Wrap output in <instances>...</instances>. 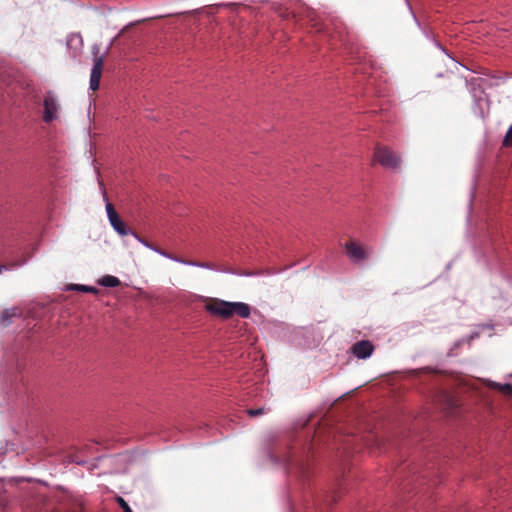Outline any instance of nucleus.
<instances>
[{"label": "nucleus", "instance_id": "1", "mask_svg": "<svg viewBox=\"0 0 512 512\" xmlns=\"http://www.w3.org/2000/svg\"><path fill=\"white\" fill-rule=\"evenodd\" d=\"M205 310L213 316L222 319H229L233 315L241 318H248L251 314V308L243 302H228L219 298H206Z\"/></svg>", "mask_w": 512, "mask_h": 512}, {"label": "nucleus", "instance_id": "2", "mask_svg": "<svg viewBox=\"0 0 512 512\" xmlns=\"http://www.w3.org/2000/svg\"><path fill=\"white\" fill-rule=\"evenodd\" d=\"M106 211H107V216H108L111 226L120 236H126L128 234H132L138 241L143 243L145 246L153 249V247L148 242L142 240L137 233H135L127 228V226L121 220L120 216L118 215L114 206L111 203H107Z\"/></svg>", "mask_w": 512, "mask_h": 512}, {"label": "nucleus", "instance_id": "3", "mask_svg": "<svg viewBox=\"0 0 512 512\" xmlns=\"http://www.w3.org/2000/svg\"><path fill=\"white\" fill-rule=\"evenodd\" d=\"M373 160L387 169H396L399 167L401 162L400 157L390 148L385 146L375 147Z\"/></svg>", "mask_w": 512, "mask_h": 512}, {"label": "nucleus", "instance_id": "4", "mask_svg": "<svg viewBox=\"0 0 512 512\" xmlns=\"http://www.w3.org/2000/svg\"><path fill=\"white\" fill-rule=\"evenodd\" d=\"M53 512H88L85 502L81 497L67 496L59 509Z\"/></svg>", "mask_w": 512, "mask_h": 512}, {"label": "nucleus", "instance_id": "5", "mask_svg": "<svg viewBox=\"0 0 512 512\" xmlns=\"http://www.w3.org/2000/svg\"><path fill=\"white\" fill-rule=\"evenodd\" d=\"M44 115L43 120L45 123H50L57 117V111L59 108L55 95L49 91L46 93L43 101Z\"/></svg>", "mask_w": 512, "mask_h": 512}, {"label": "nucleus", "instance_id": "6", "mask_svg": "<svg viewBox=\"0 0 512 512\" xmlns=\"http://www.w3.org/2000/svg\"><path fill=\"white\" fill-rule=\"evenodd\" d=\"M26 509L32 512H43L48 510V498L41 492L35 493L25 502Z\"/></svg>", "mask_w": 512, "mask_h": 512}, {"label": "nucleus", "instance_id": "7", "mask_svg": "<svg viewBox=\"0 0 512 512\" xmlns=\"http://www.w3.org/2000/svg\"><path fill=\"white\" fill-rule=\"evenodd\" d=\"M347 256L353 262H361L368 259V253L365 248L355 241H349L345 244Z\"/></svg>", "mask_w": 512, "mask_h": 512}, {"label": "nucleus", "instance_id": "8", "mask_svg": "<svg viewBox=\"0 0 512 512\" xmlns=\"http://www.w3.org/2000/svg\"><path fill=\"white\" fill-rule=\"evenodd\" d=\"M350 350L357 358L366 359L372 355L374 346L368 340H361L353 344Z\"/></svg>", "mask_w": 512, "mask_h": 512}, {"label": "nucleus", "instance_id": "9", "mask_svg": "<svg viewBox=\"0 0 512 512\" xmlns=\"http://www.w3.org/2000/svg\"><path fill=\"white\" fill-rule=\"evenodd\" d=\"M104 66V59L103 57H97L94 60V64L91 70L90 75V89L92 91H96L99 88L100 80L102 76Z\"/></svg>", "mask_w": 512, "mask_h": 512}, {"label": "nucleus", "instance_id": "10", "mask_svg": "<svg viewBox=\"0 0 512 512\" xmlns=\"http://www.w3.org/2000/svg\"><path fill=\"white\" fill-rule=\"evenodd\" d=\"M488 386L494 390L499 391L503 395H506V396L512 395V385L511 384H508V383L501 384V383H497L494 381H489Z\"/></svg>", "mask_w": 512, "mask_h": 512}, {"label": "nucleus", "instance_id": "11", "mask_svg": "<svg viewBox=\"0 0 512 512\" xmlns=\"http://www.w3.org/2000/svg\"><path fill=\"white\" fill-rule=\"evenodd\" d=\"M98 283L104 287H117L120 285V280L112 275H105L99 279Z\"/></svg>", "mask_w": 512, "mask_h": 512}, {"label": "nucleus", "instance_id": "12", "mask_svg": "<svg viewBox=\"0 0 512 512\" xmlns=\"http://www.w3.org/2000/svg\"><path fill=\"white\" fill-rule=\"evenodd\" d=\"M155 251L159 252L161 255L165 256V257H168L172 260H175V261H178V262H181V263H184V264H189V265H194V266H199V267H205V268H210V265L207 264V263H197V262H193V261H184V260H181L175 256H172L170 255L169 253H166L164 251H161L159 249H155Z\"/></svg>", "mask_w": 512, "mask_h": 512}, {"label": "nucleus", "instance_id": "13", "mask_svg": "<svg viewBox=\"0 0 512 512\" xmlns=\"http://www.w3.org/2000/svg\"><path fill=\"white\" fill-rule=\"evenodd\" d=\"M443 397H444L445 402H446L445 409L447 410L448 413H452L458 407L455 398L452 395L448 394V393H445L443 395Z\"/></svg>", "mask_w": 512, "mask_h": 512}, {"label": "nucleus", "instance_id": "14", "mask_svg": "<svg viewBox=\"0 0 512 512\" xmlns=\"http://www.w3.org/2000/svg\"><path fill=\"white\" fill-rule=\"evenodd\" d=\"M72 289L77 290V291L87 292V293H97V289L95 287L80 285V284L73 285Z\"/></svg>", "mask_w": 512, "mask_h": 512}, {"label": "nucleus", "instance_id": "15", "mask_svg": "<svg viewBox=\"0 0 512 512\" xmlns=\"http://www.w3.org/2000/svg\"><path fill=\"white\" fill-rule=\"evenodd\" d=\"M502 144L504 147H512V125L508 128Z\"/></svg>", "mask_w": 512, "mask_h": 512}, {"label": "nucleus", "instance_id": "16", "mask_svg": "<svg viewBox=\"0 0 512 512\" xmlns=\"http://www.w3.org/2000/svg\"><path fill=\"white\" fill-rule=\"evenodd\" d=\"M117 504L122 508L123 512H133L128 503L120 496L115 498Z\"/></svg>", "mask_w": 512, "mask_h": 512}, {"label": "nucleus", "instance_id": "17", "mask_svg": "<svg viewBox=\"0 0 512 512\" xmlns=\"http://www.w3.org/2000/svg\"><path fill=\"white\" fill-rule=\"evenodd\" d=\"M16 315V310H5L1 315V321L2 323H7L9 319Z\"/></svg>", "mask_w": 512, "mask_h": 512}, {"label": "nucleus", "instance_id": "18", "mask_svg": "<svg viewBox=\"0 0 512 512\" xmlns=\"http://www.w3.org/2000/svg\"><path fill=\"white\" fill-rule=\"evenodd\" d=\"M247 413L251 417H256V416L262 415L264 413V409L263 408L249 409V410H247Z\"/></svg>", "mask_w": 512, "mask_h": 512}]
</instances>
